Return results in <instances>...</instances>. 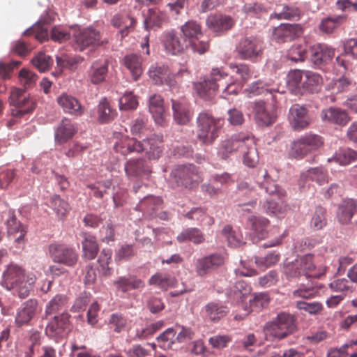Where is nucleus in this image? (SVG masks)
I'll use <instances>...</instances> for the list:
<instances>
[{
  "label": "nucleus",
  "mask_w": 357,
  "mask_h": 357,
  "mask_svg": "<svg viewBox=\"0 0 357 357\" xmlns=\"http://www.w3.org/2000/svg\"><path fill=\"white\" fill-rule=\"evenodd\" d=\"M162 137L153 136L150 138L139 141L127 135H122L114 144V149L116 152L123 155L132 153L145 152L149 160L158 159L163 151L162 146Z\"/></svg>",
  "instance_id": "nucleus-1"
},
{
  "label": "nucleus",
  "mask_w": 357,
  "mask_h": 357,
  "mask_svg": "<svg viewBox=\"0 0 357 357\" xmlns=\"http://www.w3.org/2000/svg\"><path fill=\"white\" fill-rule=\"evenodd\" d=\"M36 281L33 273H26L25 270L15 264L8 265L3 273L1 285L20 298H26Z\"/></svg>",
  "instance_id": "nucleus-2"
},
{
  "label": "nucleus",
  "mask_w": 357,
  "mask_h": 357,
  "mask_svg": "<svg viewBox=\"0 0 357 357\" xmlns=\"http://www.w3.org/2000/svg\"><path fill=\"white\" fill-rule=\"evenodd\" d=\"M326 271V268H317L312 255L299 256L294 261L284 264L283 267V273L288 279L301 275L307 278H319Z\"/></svg>",
  "instance_id": "nucleus-3"
},
{
  "label": "nucleus",
  "mask_w": 357,
  "mask_h": 357,
  "mask_svg": "<svg viewBox=\"0 0 357 357\" xmlns=\"http://www.w3.org/2000/svg\"><path fill=\"white\" fill-rule=\"evenodd\" d=\"M170 178L176 186L188 190H196L204 180L199 167L192 164L178 165L171 172Z\"/></svg>",
  "instance_id": "nucleus-4"
},
{
  "label": "nucleus",
  "mask_w": 357,
  "mask_h": 357,
  "mask_svg": "<svg viewBox=\"0 0 357 357\" xmlns=\"http://www.w3.org/2000/svg\"><path fill=\"white\" fill-rule=\"evenodd\" d=\"M9 100L12 106L13 119L7 123L8 128H11L16 123L17 119H22L25 115L31 113L36 107L35 100L20 89H14L11 91Z\"/></svg>",
  "instance_id": "nucleus-5"
},
{
  "label": "nucleus",
  "mask_w": 357,
  "mask_h": 357,
  "mask_svg": "<svg viewBox=\"0 0 357 357\" xmlns=\"http://www.w3.org/2000/svg\"><path fill=\"white\" fill-rule=\"evenodd\" d=\"M296 320L291 314L282 312L272 321L265 324L264 330L267 340L283 339L296 331Z\"/></svg>",
  "instance_id": "nucleus-6"
},
{
  "label": "nucleus",
  "mask_w": 357,
  "mask_h": 357,
  "mask_svg": "<svg viewBox=\"0 0 357 357\" xmlns=\"http://www.w3.org/2000/svg\"><path fill=\"white\" fill-rule=\"evenodd\" d=\"M226 77L227 73L222 69L213 68L209 77L195 84V90L201 98L209 100L215 96L220 86L226 84L222 82Z\"/></svg>",
  "instance_id": "nucleus-7"
},
{
  "label": "nucleus",
  "mask_w": 357,
  "mask_h": 357,
  "mask_svg": "<svg viewBox=\"0 0 357 357\" xmlns=\"http://www.w3.org/2000/svg\"><path fill=\"white\" fill-rule=\"evenodd\" d=\"M220 119H215L206 113H201L197 119V137L204 144H211L218 137Z\"/></svg>",
  "instance_id": "nucleus-8"
},
{
  "label": "nucleus",
  "mask_w": 357,
  "mask_h": 357,
  "mask_svg": "<svg viewBox=\"0 0 357 357\" xmlns=\"http://www.w3.org/2000/svg\"><path fill=\"white\" fill-rule=\"evenodd\" d=\"M149 76L158 85H167L170 87L176 84L180 77L188 75L189 72L185 68H181L177 73H172L166 65L151 66L149 70Z\"/></svg>",
  "instance_id": "nucleus-9"
},
{
  "label": "nucleus",
  "mask_w": 357,
  "mask_h": 357,
  "mask_svg": "<svg viewBox=\"0 0 357 357\" xmlns=\"http://www.w3.org/2000/svg\"><path fill=\"white\" fill-rule=\"evenodd\" d=\"M323 143L322 137L318 135H305L294 142L290 154L295 158H302L317 151Z\"/></svg>",
  "instance_id": "nucleus-10"
},
{
  "label": "nucleus",
  "mask_w": 357,
  "mask_h": 357,
  "mask_svg": "<svg viewBox=\"0 0 357 357\" xmlns=\"http://www.w3.org/2000/svg\"><path fill=\"white\" fill-rule=\"evenodd\" d=\"M70 317V314L65 312L54 316L47 324L45 334L54 340L63 337L71 329Z\"/></svg>",
  "instance_id": "nucleus-11"
},
{
  "label": "nucleus",
  "mask_w": 357,
  "mask_h": 357,
  "mask_svg": "<svg viewBox=\"0 0 357 357\" xmlns=\"http://www.w3.org/2000/svg\"><path fill=\"white\" fill-rule=\"evenodd\" d=\"M161 41L165 51L172 55L181 54L188 48V43L181 33L175 30L165 31L162 35Z\"/></svg>",
  "instance_id": "nucleus-12"
},
{
  "label": "nucleus",
  "mask_w": 357,
  "mask_h": 357,
  "mask_svg": "<svg viewBox=\"0 0 357 357\" xmlns=\"http://www.w3.org/2000/svg\"><path fill=\"white\" fill-rule=\"evenodd\" d=\"M264 49L263 43L257 37L250 36L242 39L236 47L243 59H254L260 56Z\"/></svg>",
  "instance_id": "nucleus-13"
},
{
  "label": "nucleus",
  "mask_w": 357,
  "mask_h": 357,
  "mask_svg": "<svg viewBox=\"0 0 357 357\" xmlns=\"http://www.w3.org/2000/svg\"><path fill=\"white\" fill-rule=\"evenodd\" d=\"M49 251L52 260L67 266H74L78 259L75 250L63 244H51Z\"/></svg>",
  "instance_id": "nucleus-14"
},
{
  "label": "nucleus",
  "mask_w": 357,
  "mask_h": 357,
  "mask_svg": "<svg viewBox=\"0 0 357 357\" xmlns=\"http://www.w3.org/2000/svg\"><path fill=\"white\" fill-rule=\"evenodd\" d=\"M76 44L80 50L89 46H97L103 44L99 31L92 27L78 30L74 35Z\"/></svg>",
  "instance_id": "nucleus-15"
},
{
  "label": "nucleus",
  "mask_w": 357,
  "mask_h": 357,
  "mask_svg": "<svg viewBox=\"0 0 357 357\" xmlns=\"http://www.w3.org/2000/svg\"><path fill=\"white\" fill-rule=\"evenodd\" d=\"M124 170L128 178L148 177L152 172V168L144 158H132L126 161Z\"/></svg>",
  "instance_id": "nucleus-16"
},
{
  "label": "nucleus",
  "mask_w": 357,
  "mask_h": 357,
  "mask_svg": "<svg viewBox=\"0 0 357 357\" xmlns=\"http://www.w3.org/2000/svg\"><path fill=\"white\" fill-rule=\"evenodd\" d=\"M253 114L255 120L259 126H269L276 119V114L273 108L262 101L254 102Z\"/></svg>",
  "instance_id": "nucleus-17"
},
{
  "label": "nucleus",
  "mask_w": 357,
  "mask_h": 357,
  "mask_svg": "<svg viewBox=\"0 0 357 357\" xmlns=\"http://www.w3.org/2000/svg\"><path fill=\"white\" fill-rule=\"evenodd\" d=\"M289 120L294 130L305 129L312 122L307 108L298 104L292 105L289 109Z\"/></svg>",
  "instance_id": "nucleus-18"
},
{
  "label": "nucleus",
  "mask_w": 357,
  "mask_h": 357,
  "mask_svg": "<svg viewBox=\"0 0 357 357\" xmlns=\"http://www.w3.org/2000/svg\"><path fill=\"white\" fill-rule=\"evenodd\" d=\"M303 33V27L298 24H281L273 32V38L278 43H285L294 40Z\"/></svg>",
  "instance_id": "nucleus-19"
},
{
  "label": "nucleus",
  "mask_w": 357,
  "mask_h": 357,
  "mask_svg": "<svg viewBox=\"0 0 357 357\" xmlns=\"http://www.w3.org/2000/svg\"><path fill=\"white\" fill-rule=\"evenodd\" d=\"M234 21L229 15L222 14L210 15L206 19V26L212 32L222 34L234 26Z\"/></svg>",
  "instance_id": "nucleus-20"
},
{
  "label": "nucleus",
  "mask_w": 357,
  "mask_h": 357,
  "mask_svg": "<svg viewBox=\"0 0 357 357\" xmlns=\"http://www.w3.org/2000/svg\"><path fill=\"white\" fill-rule=\"evenodd\" d=\"M37 307L38 302L33 299H29L22 303L16 312L15 318L16 326L20 328L29 325L36 314Z\"/></svg>",
  "instance_id": "nucleus-21"
},
{
  "label": "nucleus",
  "mask_w": 357,
  "mask_h": 357,
  "mask_svg": "<svg viewBox=\"0 0 357 357\" xmlns=\"http://www.w3.org/2000/svg\"><path fill=\"white\" fill-rule=\"evenodd\" d=\"M224 263V258L221 255L212 254L200 258L195 264V271L199 276H204L216 269Z\"/></svg>",
  "instance_id": "nucleus-22"
},
{
  "label": "nucleus",
  "mask_w": 357,
  "mask_h": 357,
  "mask_svg": "<svg viewBox=\"0 0 357 357\" xmlns=\"http://www.w3.org/2000/svg\"><path fill=\"white\" fill-rule=\"evenodd\" d=\"M110 22L114 27L119 29V33L123 38L134 30L137 20L128 14L117 13L112 17Z\"/></svg>",
  "instance_id": "nucleus-23"
},
{
  "label": "nucleus",
  "mask_w": 357,
  "mask_h": 357,
  "mask_svg": "<svg viewBox=\"0 0 357 357\" xmlns=\"http://www.w3.org/2000/svg\"><path fill=\"white\" fill-rule=\"evenodd\" d=\"M149 110L157 124L160 126L165 125L167 115L164 100L160 95L153 94L149 97Z\"/></svg>",
  "instance_id": "nucleus-24"
},
{
  "label": "nucleus",
  "mask_w": 357,
  "mask_h": 357,
  "mask_svg": "<svg viewBox=\"0 0 357 357\" xmlns=\"http://www.w3.org/2000/svg\"><path fill=\"white\" fill-rule=\"evenodd\" d=\"M324 122L344 126L351 120L347 111L337 107H329L323 109L320 114Z\"/></svg>",
  "instance_id": "nucleus-25"
},
{
  "label": "nucleus",
  "mask_w": 357,
  "mask_h": 357,
  "mask_svg": "<svg viewBox=\"0 0 357 357\" xmlns=\"http://www.w3.org/2000/svg\"><path fill=\"white\" fill-rule=\"evenodd\" d=\"M77 127L68 119H63L54 132L55 142L63 144L71 139L77 133Z\"/></svg>",
  "instance_id": "nucleus-26"
},
{
  "label": "nucleus",
  "mask_w": 357,
  "mask_h": 357,
  "mask_svg": "<svg viewBox=\"0 0 357 357\" xmlns=\"http://www.w3.org/2000/svg\"><path fill=\"white\" fill-rule=\"evenodd\" d=\"M311 61L316 65L319 66L327 63L334 56V50L324 44H317L310 49Z\"/></svg>",
  "instance_id": "nucleus-27"
},
{
  "label": "nucleus",
  "mask_w": 357,
  "mask_h": 357,
  "mask_svg": "<svg viewBox=\"0 0 357 357\" xmlns=\"http://www.w3.org/2000/svg\"><path fill=\"white\" fill-rule=\"evenodd\" d=\"M56 101L63 111L75 116H81L83 114V108L77 98L67 93L60 95Z\"/></svg>",
  "instance_id": "nucleus-28"
},
{
  "label": "nucleus",
  "mask_w": 357,
  "mask_h": 357,
  "mask_svg": "<svg viewBox=\"0 0 357 357\" xmlns=\"http://www.w3.org/2000/svg\"><path fill=\"white\" fill-rule=\"evenodd\" d=\"M143 59L141 56L131 53L123 59V66L130 71L132 79L137 81L143 73Z\"/></svg>",
  "instance_id": "nucleus-29"
},
{
  "label": "nucleus",
  "mask_w": 357,
  "mask_h": 357,
  "mask_svg": "<svg viewBox=\"0 0 357 357\" xmlns=\"http://www.w3.org/2000/svg\"><path fill=\"white\" fill-rule=\"evenodd\" d=\"M113 285L118 291L126 293L131 289H142L144 287V282L142 280L134 275L122 276L114 280Z\"/></svg>",
  "instance_id": "nucleus-30"
},
{
  "label": "nucleus",
  "mask_w": 357,
  "mask_h": 357,
  "mask_svg": "<svg viewBox=\"0 0 357 357\" xmlns=\"http://www.w3.org/2000/svg\"><path fill=\"white\" fill-rule=\"evenodd\" d=\"M108 72V63L106 60L94 61L89 70V77L93 84H98L105 81Z\"/></svg>",
  "instance_id": "nucleus-31"
},
{
  "label": "nucleus",
  "mask_w": 357,
  "mask_h": 357,
  "mask_svg": "<svg viewBox=\"0 0 357 357\" xmlns=\"http://www.w3.org/2000/svg\"><path fill=\"white\" fill-rule=\"evenodd\" d=\"M241 145L242 151L241 153L243 155L244 164L249 167H255L258 162V154L254 139L247 136L245 144L242 143Z\"/></svg>",
  "instance_id": "nucleus-32"
},
{
  "label": "nucleus",
  "mask_w": 357,
  "mask_h": 357,
  "mask_svg": "<svg viewBox=\"0 0 357 357\" xmlns=\"http://www.w3.org/2000/svg\"><path fill=\"white\" fill-rule=\"evenodd\" d=\"M165 20V13L156 8H150L144 17V29L149 31L151 29L160 28Z\"/></svg>",
  "instance_id": "nucleus-33"
},
{
  "label": "nucleus",
  "mask_w": 357,
  "mask_h": 357,
  "mask_svg": "<svg viewBox=\"0 0 357 357\" xmlns=\"http://www.w3.org/2000/svg\"><path fill=\"white\" fill-rule=\"evenodd\" d=\"M205 316L210 321L216 322L225 317L228 313L227 306L218 302H210L204 307Z\"/></svg>",
  "instance_id": "nucleus-34"
},
{
  "label": "nucleus",
  "mask_w": 357,
  "mask_h": 357,
  "mask_svg": "<svg viewBox=\"0 0 357 357\" xmlns=\"http://www.w3.org/2000/svg\"><path fill=\"white\" fill-rule=\"evenodd\" d=\"M162 203V201L160 197L149 195L144 197L136 208L144 214L152 216L161 207Z\"/></svg>",
  "instance_id": "nucleus-35"
},
{
  "label": "nucleus",
  "mask_w": 357,
  "mask_h": 357,
  "mask_svg": "<svg viewBox=\"0 0 357 357\" xmlns=\"http://www.w3.org/2000/svg\"><path fill=\"white\" fill-rule=\"evenodd\" d=\"M173 116L175 121L181 125L188 123L191 119V114L188 104L172 100Z\"/></svg>",
  "instance_id": "nucleus-36"
},
{
  "label": "nucleus",
  "mask_w": 357,
  "mask_h": 357,
  "mask_svg": "<svg viewBox=\"0 0 357 357\" xmlns=\"http://www.w3.org/2000/svg\"><path fill=\"white\" fill-rule=\"evenodd\" d=\"M248 221L251 225L252 230L253 231V240L256 238L259 241L266 237V229L269 224V220L268 219L253 215L249 218Z\"/></svg>",
  "instance_id": "nucleus-37"
},
{
  "label": "nucleus",
  "mask_w": 357,
  "mask_h": 357,
  "mask_svg": "<svg viewBox=\"0 0 357 357\" xmlns=\"http://www.w3.org/2000/svg\"><path fill=\"white\" fill-rule=\"evenodd\" d=\"M304 73L303 70H293L287 74V86L295 94L303 93Z\"/></svg>",
  "instance_id": "nucleus-38"
},
{
  "label": "nucleus",
  "mask_w": 357,
  "mask_h": 357,
  "mask_svg": "<svg viewBox=\"0 0 357 357\" xmlns=\"http://www.w3.org/2000/svg\"><path fill=\"white\" fill-rule=\"evenodd\" d=\"M6 226L9 235H15L17 233H20V236L15 239L17 243H24L26 230L25 229L24 227L22 225L21 223L17 220V218L13 212H9L8 218L6 220Z\"/></svg>",
  "instance_id": "nucleus-39"
},
{
  "label": "nucleus",
  "mask_w": 357,
  "mask_h": 357,
  "mask_svg": "<svg viewBox=\"0 0 357 357\" xmlns=\"http://www.w3.org/2000/svg\"><path fill=\"white\" fill-rule=\"evenodd\" d=\"M180 33L183 34L186 42L192 41L199 36H202V26L195 20H188L180 26Z\"/></svg>",
  "instance_id": "nucleus-40"
},
{
  "label": "nucleus",
  "mask_w": 357,
  "mask_h": 357,
  "mask_svg": "<svg viewBox=\"0 0 357 357\" xmlns=\"http://www.w3.org/2000/svg\"><path fill=\"white\" fill-rule=\"evenodd\" d=\"M176 240L179 243L191 241L194 244L199 245L205 241V236L198 228L190 227L183 230L177 236Z\"/></svg>",
  "instance_id": "nucleus-41"
},
{
  "label": "nucleus",
  "mask_w": 357,
  "mask_h": 357,
  "mask_svg": "<svg viewBox=\"0 0 357 357\" xmlns=\"http://www.w3.org/2000/svg\"><path fill=\"white\" fill-rule=\"evenodd\" d=\"M323 83L322 77L319 74L312 71H305L303 84V93L308 92L314 93L318 92Z\"/></svg>",
  "instance_id": "nucleus-42"
},
{
  "label": "nucleus",
  "mask_w": 357,
  "mask_h": 357,
  "mask_svg": "<svg viewBox=\"0 0 357 357\" xmlns=\"http://www.w3.org/2000/svg\"><path fill=\"white\" fill-rule=\"evenodd\" d=\"M116 114V111L112 107L107 98L100 100L97 107V119L100 123H108L112 121Z\"/></svg>",
  "instance_id": "nucleus-43"
},
{
  "label": "nucleus",
  "mask_w": 357,
  "mask_h": 357,
  "mask_svg": "<svg viewBox=\"0 0 357 357\" xmlns=\"http://www.w3.org/2000/svg\"><path fill=\"white\" fill-rule=\"evenodd\" d=\"M308 179L323 185L328 182V175L327 171L322 167L310 168L301 174L300 181L305 182Z\"/></svg>",
  "instance_id": "nucleus-44"
},
{
  "label": "nucleus",
  "mask_w": 357,
  "mask_h": 357,
  "mask_svg": "<svg viewBox=\"0 0 357 357\" xmlns=\"http://www.w3.org/2000/svg\"><path fill=\"white\" fill-rule=\"evenodd\" d=\"M81 236L84 238L82 243L84 257L89 259H94L98 251V245L96 238L85 232H82Z\"/></svg>",
  "instance_id": "nucleus-45"
},
{
  "label": "nucleus",
  "mask_w": 357,
  "mask_h": 357,
  "mask_svg": "<svg viewBox=\"0 0 357 357\" xmlns=\"http://www.w3.org/2000/svg\"><path fill=\"white\" fill-rule=\"evenodd\" d=\"M300 10L297 7L288 5L277 6L275 12L271 15V18L278 20H291L298 17Z\"/></svg>",
  "instance_id": "nucleus-46"
},
{
  "label": "nucleus",
  "mask_w": 357,
  "mask_h": 357,
  "mask_svg": "<svg viewBox=\"0 0 357 357\" xmlns=\"http://www.w3.org/2000/svg\"><path fill=\"white\" fill-rule=\"evenodd\" d=\"M246 137H232L231 139L222 142L220 153L222 158H226L227 153H231L234 151H242V143L245 144Z\"/></svg>",
  "instance_id": "nucleus-47"
},
{
  "label": "nucleus",
  "mask_w": 357,
  "mask_h": 357,
  "mask_svg": "<svg viewBox=\"0 0 357 357\" xmlns=\"http://www.w3.org/2000/svg\"><path fill=\"white\" fill-rule=\"evenodd\" d=\"M50 206L60 219H63L70 212V207L68 202L59 195H53L50 200Z\"/></svg>",
  "instance_id": "nucleus-48"
},
{
  "label": "nucleus",
  "mask_w": 357,
  "mask_h": 357,
  "mask_svg": "<svg viewBox=\"0 0 357 357\" xmlns=\"http://www.w3.org/2000/svg\"><path fill=\"white\" fill-rule=\"evenodd\" d=\"M176 280L167 273H157L152 275L149 280L150 285H156L161 289H167L169 287H174Z\"/></svg>",
  "instance_id": "nucleus-49"
},
{
  "label": "nucleus",
  "mask_w": 357,
  "mask_h": 357,
  "mask_svg": "<svg viewBox=\"0 0 357 357\" xmlns=\"http://www.w3.org/2000/svg\"><path fill=\"white\" fill-rule=\"evenodd\" d=\"M112 252L110 249H103L98 256V271L105 276H109L112 273V268L109 267L112 262Z\"/></svg>",
  "instance_id": "nucleus-50"
},
{
  "label": "nucleus",
  "mask_w": 357,
  "mask_h": 357,
  "mask_svg": "<svg viewBox=\"0 0 357 357\" xmlns=\"http://www.w3.org/2000/svg\"><path fill=\"white\" fill-rule=\"evenodd\" d=\"M56 64L61 70L63 69H68L74 70L77 68V66L83 61V59L78 56H69L62 55L61 56H56Z\"/></svg>",
  "instance_id": "nucleus-51"
},
{
  "label": "nucleus",
  "mask_w": 357,
  "mask_h": 357,
  "mask_svg": "<svg viewBox=\"0 0 357 357\" xmlns=\"http://www.w3.org/2000/svg\"><path fill=\"white\" fill-rule=\"evenodd\" d=\"M356 206L353 202H348L340 206L337 213V220L340 224L348 225L355 213Z\"/></svg>",
  "instance_id": "nucleus-52"
},
{
  "label": "nucleus",
  "mask_w": 357,
  "mask_h": 357,
  "mask_svg": "<svg viewBox=\"0 0 357 357\" xmlns=\"http://www.w3.org/2000/svg\"><path fill=\"white\" fill-rule=\"evenodd\" d=\"M67 304V298L63 295H56L46 305L45 316L63 310Z\"/></svg>",
  "instance_id": "nucleus-53"
},
{
  "label": "nucleus",
  "mask_w": 357,
  "mask_h": 357,
  "mask_svg": "<svg viewBox=\"0 0 357 357\" xmlns=\"http://www.w3.org/2000/svg\"><path fill=\"white\" fill-rule=\"evenodd\" d=\"M186 218L192 220H195L201 224L207 220L206 223L208 225H211L214 222V220L212 217L208 215L206 210L202 207L192 208L184 215Z\"/></svg>",
  "instance_id": "nucleus-54"
},
{
  "label": "nucleus",
  "mask_w": 357,
  "mask_h": 357,
  "mask_svg": "<svg viewBox=\"0 0 357 357\" xmlns=\"http://www.w3.org/2000/svg\"><path fill=\"white\" fill-rule=\"evenodd\" d=\"M356 159V151L351 149H345L340 150L333 158L328 159V161H335L341 165H347Z\"/></svg>",
  "instance_id": "nucleus-55"
},
{
  "label": "nucleus",
  "mask_w": 357,
  "mask_h": 357,
  "mask_svg": "<svg viewBox=\"0 0 357 357\" xmlns=\"http://www.w3.org/2000/svg\"><path fill=\"white\" fill-rule=\"evenodd\" d=\"M327 225L326 211L321 206H317L312 214L310 227L314 230H320Z\"/></svg>",
  "instance_id": "nucleus-56"
},
{
  "label": "nucleus",
  "mask_w": 357,
  "mask_h": 357,
  "mask_svg": "<svg viewBox=\"0 0 357 357\" xmlns=\"http://www.w3.org/2000/svg\"><path fill=\"white\" fill-rule=\"evenodd\" d=\"M263 176L264 178V182L259 187H264L266 192L271 196H275L278 199H281L285 195V191L278 186L274 181H269V175L266 170L263 172Z\"/></svg>",
  "instance_id": "nucleus-57"
},
{
  "label": "nucleus",
  "mask_w": 357,
  "mask_h": 357,
  "mask_svg": "<svg viewBox=\"0 0 357 357\" xmlns=\"http://www.w3.org/2000/svg\"><path fill=\"white\" fill-rule=\"evenodd\" d=\"M31 63L40 72L44 73L51 68L53 60L50 56L40 52L31 59Z\"/></svg>",
  "instance_id": "nucleus-58"
},
{
  "label": "nucleus",
  "mask_w": 357,
  "mask_h": 357,
  "mask_svg": "<svg viewBox=\"0 0 357 357\" xmlns=\"http://www.w3.org/2000/svg\"><path fill=\"white\" fill-rule=\"evenodd\" d=\"M250 307L252 311L259 312L268 307L270 303V297L267 293H257L250 299Z\"/></svg>",
  "instance_id": "nucleus-59"
},
{
  "label": "nucleus",
  "mask_w": 357,
  "mask_h": 357,
  "mask_svg": "<svg viewBox=\"0 0 357 357\" xmlns=\"http://www.w3.org/2000/svg\"><path fill=\"white\" fill-rule=\"evenodd\" d=\"M112 181L109 179L97 181L87 185V188L91 190V193L97 198H102L107 190L111 188Z\"/></svg>",
  "instance_id": "nucleus-60"
},
{
  "label": "nucleus",
  "mask_w": 357,
  "mask_h": 357,
  "mask_svg": "<svg viewBox=\"0 0 357 357\" xmlns=\"http://www.w3.org/2000/svg\"><path fill=\"white\" fill-rule=\"evenodd\" d=\"M318 294L317 287L313 285L301 284L299 287L292 292L293 298L310 299L314 298Z\"/></svg>",
  "instance_id": "nucleus-61"
},
{
  "label": "nucleus",
  "mask_w": 357,
  "mask_h": 357,
  "mask_svg": "<svg viewBox=\"0 0 357 357\" xmlns=\"http://www.w3.org/2000/svg\"><path fill=\"white\" fill-rule=\"evenodd\" d=\"M345 20V17L341 15L335 17H328L321 21L319 28L321 31L330 33L342 24Z\"/></svg>",
  "instance_id": "nucleus-62"
},
{
  "label": "nucleus",
  "mask_w": 357,
  "mask_h": 357,
  "mask_svg": "<svg viewBox=\"0 0 357 357\" xmlns=\"http://www.w3.org/2000/svg\"><path fill=\"white\" fill-rule=\"evenodd\" d=\"M280 259V255L273 251L264 257H256L255 261L259 268H268L270 266L275 265Z\"/></svg>",
  "instance_id": "nucleus-63"
},
{
  "label": "nucleus",
  "mask_w": 357,
  "mask_h": 357,
  "mask_svg": "<svg viewBox=\"0 0 357 357\" xmlns=\"http://www.w3.org/2000/svg\"><path fill=\"white\" fill-rule=\"evenodd\" d=\"M222 234L227 238L228 245L231 247H238L243 243L241 235L236 234L229 225L224 227Z\"/></svg>",
  "instance_id": "nucleus-64"
}]
</instances>
